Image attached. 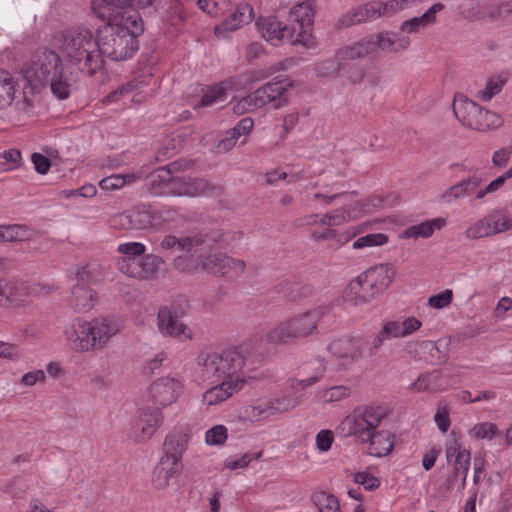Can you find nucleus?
Wrapping results in <instances>:
<instances>
[{
    "label": "nucleus",
    "instance_id": "1",
    "mask_svg": "<svg viewBox=\"0 0 512 512\" xmlns=\"http://www.w3.org/2000/svg\"><path fill=\"white\" fill-rule=\"evenodd\" d=\"M59 48L66 61L86 76H93L104 65L97 36L94 37L88 28L76 26L64 30L59 39Z\"/></svg>",
    "mask_w": 512,
    "mask_h": 512
},
{
    "label": "nucleus",
    "instance_id": "2",
    "mask_svg": "<svg viewBox=\"0 0 512 512\" xmlns=\"http://www.w3.org/2000/svg\"><path fill=\"white\" fill-rule=\"evenodd\" d=\"M24 78L35 88L49 84L58 99H66L72 90V80L64 74L61 57L53 50L38 49L23 69Z\"/></svg>",
    "mask_w": 512,
    "mask_h": 512
},
{
    "label": "nucleus",
    "instance_id": "3",
    "mask_svg": "<svg viewBox=\"0 0 512 512\" xmlns=\"http://www.w3.org/2000/svg\"><path fill=\"white\" fill-rule=\"evenodd\" d=\"M248 362L249 353L242 347L201 353L197 358L198 377L211 383L245 379L244 370Z\"/></svg>",
    "mask_w": 512,
    "mask_h": 512
},
{
    "label": "nucleus",
    "instance_id": "4",
    "mask_svg": "<svg viewBox=\"0 0 512 512\" xmlns=\"http://www.w3.org/2000/svg\"><path fill=\"white\" fill-rule=\"evenodd\" d=\"M140 34L139 27L134 32H129L128 26L107 22L96 30L100 57L104 59L107 56L114 61L131 58L139 48L137 37Z\"/></svg>",
    "mask_w": 512,
    "mask_h": 512
},
{
    "label": "nucleus",
    "instance_id": "5",
    "mask_svg": "<svg viewBox=\"0 0 512 512\" xmlns=\"http://www.w3.org/2000/svg\"><path fill=\"white\" fill-rule=\"evenodd\" d=\"M395 270L390 264L373 266L352 280L346 290V299L354 305L372 301L392 283Z\"/></svg>",
    "mask_w": 512,
    "mask_h": 512
},
{
    "label": "nucleus",
    "instance_id": "6",
    "mask_svg": "<svg viewBox=\"0 0 512 512\" xmlns=\"http://www.w3.org/2000/svg\"><path fill=\"white\" fill-rule=\"evenodd\" d=\"M329 312L327 307H317L278 323L266 334L268 342L284 344L317 333L319 322Z\"/></svg>",
    "mask_w": 512,
    "mask_h": 512
},
{
    "label": "nucleus",
    "instance_id": "7",
    "mask_svg": "<svg viewBox=\"0 0 512 512\" xmlns=\"http://www.w3.org/2000/svg\"><path fill=\"white\" fill-rule=\"evenodd\" d=\"M388 416V409L383 405H363L355 408L341 422V429L347 436H353L361 443L370 439Z\"/></svg>",
    "mask_w": 512,
    "mask_h": 512
},
{
    "label": "nucleus",
    "instance_id": "8",
    "mask_svg": "<svg viewBox=\"0 0 512 512\" xmlns=\"http://www.w3.org/2000/svg\"><path fill=\"white\" fill-rule=\"evenodd\" d=\"M453 111L463 126L477 131L496 129L503 122L498 114L483 109L476 102L467 98H456L453 102Z\"/></svg>",
    "mask_w": 512,
    "mask_h": 512
},
{
    "label": "nucleus",
    "instance_id": "9",
    "mask_svg": "<svg viewBox=\"0 0 512 512\" xmlns=\"http://www.w3.org/2000/svg\"><path fill=\"white\" fill-rule=\"evenodd\" d=\"M414 0H374L358 6L344 15L340 22L344 26L376 20L381 17L389 18L410 7Z\"/></svg>",
    "mask_w": 512,
    "mask_h": 512
},
{
    "label": "nucleus",
    "instance_id": "10",
    "mask_svg": "<svg viewBox=\"0 0 512 512\" xmlns=\"http://www.w3.org/2000/svg\"><path fill=\"white\" fill-rule=\"evenodd\" d=\"M185 309L180 304H172L163 307L158 312V328L165 335L176 338L180 341L192 339L190 328L182 322Z\"/></svg>",
    "mask_w": 512,
    "mask_h": 512
},
{
    "label": "nucleus",
    "instance_id": "11",
    "mask_svg": "<svg viewBox=\"0 0 512 512\" xmlns=\"http://www.w3.org/2000/svg\"><path fill=\"white\" fill-rule=\"evenodd\" d=\"M367 347L366 340L361 337H352L332 341L328 350L338 359L340 369H349L364 356Z\"/></svg>",
    "mask_w": 512,
    "mask_h": 512
},
{
    "label": "nucleus",
    "instance_id": "12",
    "mask_svg": "<svg viewBox=\"0 0 512 512\" xmlns=\"http://www.w3.org/2000/svg\"><path fill=\"white\" fill-rule=\"evenodd\" d=\"M314 11L311 2H303L295 5L289 14V26L296 27V34L294 35V43L302 44L304 46H311L312 30H313Z\"/></svg>",
    "mask_w": 512,
    "mask_h": 512
},
{
    "label": "nucleus",
    "instance_id": "13",
    "mask_svg": "<svg viewBox=\"0 0 512 512\" xmlns=\"http://www.w3.org/2000/svg\"><path fill=\"white\" fill-rule=\"evenodd\" d=\"M223 188L214 185L203 178L175 177L169 194L174 196H218L222 194Z\"/></svg>",
    "mask_w": 512,
    "mask_h": 512
},
{
    "label": "nucleus",
    "instance_id": "14",
    "mask_svg": "<svg viewBox=\"0 0 512 512\" xmlns=\"http://www.w3.org/2000/svg\"><path fill=\"white\" fill-rule=\"evenodd\" d=\"M161 257L154 254H145L141 259L127 261L117 260L118 270L131 277L139 280L154 279L163 264Z\"/></svg>",
    "mask_w": 512,
    "mask_h": 512
},
{
    "label": "nucleus",
    "instance_id": "15",
    "mask_svg": "<svg viewBox=\"0 0 512 512\" xmlns=\"http://www.w3.org/2000/svg\"><path fill=\"white\" fill-rule=\"evenodd\" d=\"M163 423V415L158 408H141L133 423L129 437L137 442L148 441Z\"/></svg>",
    "mask_w": 512,
    "mask_h": 512
},
{
    "label": "nucleus",
    "instance_id": "16",
    "mask_svg": "<svg viewBox=\"0 0 512 512\" xmlns=\"http://www.w3.org/2000/svg\"><path fill=\"white\" fill-rule=\"evenodd\" d=\"M303 395L296 397L282 396L270 401L265 406H247L242 410V417L250 421H258L267 418L275 413L289 411L302 403Z\"/></svg>",
    "mask_w": 512,
    "mask_h": 512
},
{
    "label": "nucleus",
    "instance_id": "17",
    "mask_svg": "<svg viewBox=\"0 0 512 512\" xmlns=\"http://www.w3.org/2000/svg\"><path fill=\"white\" fill-rule=\"evenodd\" d=\"M113 225L121 229L145 230L153 229L152 206L137 205L113 218Z\"/></svg>",
    "mask_w": 512,
    "mask_h": 512
},
{
    "label": "nucleus",
    "instance_id": "18",
    "mask_svg": "<svg viewBox=\"0 0 512 512\" xmlns=\"http://www.w3.org/2000/svg\"><path fill=\"white\" fill-rule=\"evenodd\" d=\"M256 24L262 37L272 45L278 46L285 39L295 44L294 35L296 34V27L280 22L276 16L260 17Z\"/></svg>",
    "mask_w": 512,
    "mask_h": 512
},
{
    "label": "nucleus",
    "instance_id": "19",
    "mask_svg": "<svg viewBox=\"0 0 512 512\" xmlns=\"http://www.w3.org/2000/svg\"><path fill=\"white\" fill-rule=\"evenodd\" d=\"M291 86L292 84L288 79L276 77L253 91L254 98L260 108L270 103L274 108H280L286 104V99L283 96Z\"/></svg>",
    "mask_w": 512,
    "mask_h": 512
},
{
    "label": "nucleus",
    "instance_id": "20",
    "mask_svg": "<svg viewBox=\"0 0 512 512\" xmlns=\"http://www.w3.org/2000/svg\"><path fill=\"white\" fill-rule=\"evenodd\" d=\"M201 266L203 270L216 276H238L244 271L245 262L220 253L201 257Z\"/></svg>",
    "mask_w": 512,
    "mask_h": 512
},
{
    "label": "nucleus",
    "instance_id": "21",
    "mask_svg": "<svg viewBox=\"0 0 512 512\" xmlns=\"http://www.w3.org/2000/svg\"><path fill=\"white\" fill-rule=\"evenodd\" d=\"M183 389L182 382L173 377H162L150 386V395L159 405L167 406L177 400Z\"/></svg>",
    "mask_w": 512,
    "mask_h": 512
},
{
    "label": "nucleus",
    "instance_id": "22",
    "mask_svg": "<svg viewBox=\"0 0 512 512\" xmlns=\"http://www.w3.org/2000/svg\"><path fill=\"white\" fill-rule=\"evenodd\" d=\"M67 339L73 344V348L78 352L95 351L96 342L93 337V328L90 322L77 318L71 330L66 331Z\"/></svg>",
    "mask_w": 512,
    "mask_h": 512
},
{
    "label": "nucleus",
    "instance_id": "23",
    "mask_svg": "<svg viewBox=\"0 0 512 512\" xmlns=\"http://www.w3.org/2000/svg\"><path fill=\"white\" fill-rule=\"evenodd\" d=\"M133 6L138 7V0H91V10L100 20L116 22L123 11Z\"/></svg>",
    "mask_w": 512,
    "mask_h": 512
},
{
    "label": "nucleus",
    "instance_id": "24",
    "mask_svg": "<svg viewBox=\"0 0 512 512\" xmlns=\"http://www.w3.org/2000/svg\"><path fill=\"white\" fill-rule=\"evenodd\" d=\"M252 19L253 8L247 3L239 4L228 18H225L221 24L215 27V36L218 38H227L229 33L251 22Z\"/></svg>",
    "mask_w": 512,
    "mask_h": 512
},
{
    "label": "nucleus",
    "instance_id": "25",
    "mask_svg": "<svg viewBox=\"0 0 512 512\" xmlns=\"http://www.w3.org/2000/svg\"><path fill=\"white\" fill-rule=\"evenodd\" d=\"M90 325L93 328L97 350L103 349L108 341L121 330L119 320L114 317L95 318L90 321Z\"/></svg>",
    "mask_w": 512,
    "mask_h": 512
},
{
    "label": "nucleus",
    "instance_id": "26",
    "mask_svg": "<svg viewBox=\"0 0 512 512\" xmlns=\"http://www.w3.org/2000/svg\"><path fill=\"white\" fill-rule=\"evenodd\" d=\"M219 242H222V234L218 231L199 232L182 238L176 237L174 249L180 252H190L200 246L210 248Z\"/></svg>",
    "mask_w": 512,
    "mask_h": 512
},
{
    "label": "nucleus",
    "instance_id": "27",
    "mask_svg": "<svg viewBox=\"0 0 512 512\" xmlns=\"http://www.w3.org/2000/svg\"><path fill=\"white\" fill-rule=\"evenodd\" d=\"M182 462H174L168 458H160L152 474V484L158 489H165L172 478L180 475L182 472Z\"/></svg>",
    "mask_w": 512,
    "mask_h": 512
},
{
    "label": "nucleus",
    "instance_id": "28",
    "mask_svg": "<svg viewBox=\"0 0 512 512\" xmlns=\"http://www.w3.org/2000/svg\"><path fill=\"white\" fill-rule=\"evenodd\" d=\"M245 383L246 379H236L232 381L221 380L220 383L203 394V401L208 405H217L228 399L235 392L240 391Z\"/></svg>",
    "mask_w": 512,
    "mask_h": 512
},
{
    "label": "nucleus",
    "instance_id": "29",
    "mask_svg": "<svg viewBox=\"0 0 512 512\" xmlns=\"http://www.w3.org/2000/svg\"><path fill=\"white\" fill-rule=\"evenodd\" d=\"M360 444L368 445V454L374 457H384L394 448V434L386 429H378L370 435V439Z\"/></svg>",
    "mask_w": 512,
    "mask_h": 512
},
{
    "label": "nucleus",
    "instance_id": "30",
    "mask_svg": "<svg viewBox=\"0 0 512 512\" xmlns=\"http://www.w3.org/2000/svg\"><path fill=\"white\" fill-rule=\"evenodd\" d=\"M179 169L177 162H172L166 166L159 167L154 170L148 177L149 186L154 194H169L172 187L174 176L172 172Z\"/></svg>",
    "mask_w": 512,
    "mask_h": 512
},
{
    "label": "nucleus",
    "instance_id": "31",
    "mask_svg": "<svg viewBox=\"0 0 512 512\" xmlns=\"http://www.w3.org/2000/svg\"><path fill=\"white\" fill-rule=\"evenodd\" d=\"M97 302L96 293L83 284H76L69 298L70 307L76 312H88Z\"/></svg>",
    "mask_w": 512,
    "mask_h": 512
},
{
    "label": "nucleus",
    "instance_id": "32",
    "mask_svg": "<svg viewBox=\"0 0 512 512\" xmlns=\"http://www.w3.org/2000/svg\"><path fill=\"white\" fill-rule=\"evenodd\" d=\"M375 49V43L372 39H362L352 45L339 49L336 53V60L339 65L348 60H356L371 54Z\"/></svg>",
    "mask_w": 512,
    "mask_h": 512
},
{
    "label": "nucleus",
    "instance_id": "33",
    "mask_svg": "<svg viewBox=\"0 0 512 512\" xmlns=\"http://www.w3.org/2000/svg\"><path fill=\"white\" fill-rule=\"evenodd\" d=\"M187 436L181 432L169 433L163 443V456L174 462H181L182 454L186 450Z\"/></svg>",
    "mask_w": 512,
    "mask_h": 512
},
{
    "label": "nucleus",
    "instance_id": "34",
    "mask_svg": "<svg viewBox=\"0 0 512 512\" xmlns=\"http://www.w3.org/2000/svg\"><path fill=\"white\" fill-rule=\"evenodd\" d=\"M444 9L442 3L433 4L422 16L413 17L401 24L402 32L417 33L421 28H425L436 21V13Z\"/></svg>",
    "mask_w": 512,
    "mask_h": 512
},
{
    "label": "nucleus",
    "instance_id": "35",
    "mask_svg": "<svg viewBox=\"0 0 512 512\" xmlns=\"http://www.w3.org/2000/svg\"><path fill=\"white\" fill-rule=\"evenodd\" d=\"M374 43L375 47L378 46L382 51L392 53L406 50L410 45V39L398 33L381 32Z\"/></svg>",
    "mask_w": 512,
    "mask_h": 512
},
{
    "label": "nucleus",
    "instance_id": "36",
    "mask_svg": "<svg viewBox=\"0 0 512 512\" xmlns=\"http://www.w3.org/2000/svg\"><path fill=\"white\" fill-rule=\"evenodd\" d=\"M442 375L441 372L435 370L430 373H423L418 376L415 382L410 385V389L421 391H439L442 390Z\"/></svg>",
    "mask_w": 512,
    "mask_h": 512
},
{
    "label": "nucleus",
    "instance_id": "37",
    "mask_svg": "<svg viewBox=\"0 0 512 512\" xmlns=\"http://www.w3.org/2000/svg\"><path fill=\"white\" fill-rule=\"evenodd\" d=\"M16 92V81L6 70L0 69V109L9 106Z\"/></svg>",
    "mask_w": 512,
    "mask_h": 512
},
{
    "label": "nucleus",
    "instance_id": "38",
    "mask_svg": "<svg viewBox=\"0 0 512 512\" xmlns=\"http://www.w3.org/2000/svg\"><path fill=\"white\" fill-rule=\"evenodd\" d=\"M445 224L442 218H436L430 221H425L417 225H412L405 231L407 238H427L430 237L435 230L441 229Z\"/></svg>",
    "mask_w": 512,
    "mask_h": 512
},
{
    "label": "nucleus",
    "instance_id": "39",
    "mask_svg": "<svg viewBox=\"0 0 512 512\" xmlns=\"http://www.w3.org/2000/svg\"><path fill=\"white\" fill-rule=\"evenodd\" d=\"M227 89L228 84L226 82H221L205 90L203 89L201 100L195 108L209 107L215 103L224 101L227 98Z\"/></svg>",
    "mask_w": 512,
    "mask_h": 512
},
{
    "label": "nucleus",
    "instance_id": "40",
    "mask_svg": "<svg viewBox=\"0 0 512 512\" xmlns=\"http://www.w3.org/2000/svg\"><path fill=\"white\" fill-rule=\"evenodd\" d=\"M279 286V291L290 301H299L309 297L313 292V287L308 284L302 285L300 283L284 281Z\"/></svg>",
    "mask_w": 512,
    "mask_h": 512
},
{
    "label": "nucleus",
    "instance_id": "41",
    "mask_svg": "<svg viewBox=\"0 0 512 512\" xmlns=\"http://www.w3.org/2000/svg\"><path fill=\"white\" fill-rule=\"evenodd\" d=\"M471 453L469 450H464L453 456L451 461H447L453 466V478L461 477L462 488L466 485V478L470 468Z\"/></svg>",
    "mask_w": 512,
    "mask_h": 512
},
{
    "label": "nucleus",
    "instance_id": "42",
    "mask_svg": "<svg viewBox=\"0 0 512 512\" xmlns=\"http://www.w3.org/2000/svg\"><path fill=\"white\" fill-rule=\"evenodd\" d=\"M30 231L24 225H2L0 226V243L21 242L29 239Z\"/></svg>",
    "mask_w": 512,
    "mask_h": 512
},
{
    "label": "nucleus",
    "instance_id": "43",
    "mask_svg": "<svg viewBox=\"0 0 512 512\" xmlns=\"http://www.w3.org/2000/svg\"><path fill=\"white\" fill-rule=\"evenodd\" d=\"M117 251L123 255L117 260H125V262H127L128 260H137V256L143 257L145 255L146 246L141 242H126L120 244Z\"/></svg>",
    "mask_w": 512,
    "mask_h": 512
},
{
    "label": "nucleus",
    "instance_id": "44",
    "mask_svg": "<svg viewBox=\"0 0 512 512\" xmlns=\"http://www.w3.org/2000/svg\"><path fill=\"white\" fill-rule=\"evenodd\" d=\"M505 82L506 79L502 78L501 76L490 78L487 81L485 87L477 92L476 97L482 101L491 100L502 90Z\"/></svg>",
    "mask_w": 512,
    "mask_h": 512
},
{
    "label": "nucleus",
    "instance_id": "45",
    "mask_svg": "<svg viewBox=\"0 0 512 512\" xmlns=\"http://www.w3.org/2000/svg\"><path fill=\"white\" fill-rule=\"evenodd\" d=\"M315 372L312 376L306 379H292L291 388L293 390H303L316 382H318L326 371V365L323 360H319L316 362Z\"/></svg>",
    "mask_w": 512,
    "mask_h": 512
},
{
    "label": "nucleus",
    "instance_id": "46",
    "mask_svg": "<svg viewBox=\"0 0 512 512\" xmlns=\"http://www.w3.org/2000/svg\"><path fill=\"white\" fill-rule=\"evenodd\" d=\"M469 435L477 440L487 439L492 440L499 435V430L496 424L491 422H481L474 425L469 431Z\"/></svg>",
    "mask_w": 512,
    "mask_h": 512
},
{
    "label": "nucleus",
    "instance_id": "47",
    "mask_svg": "<svg viewBox=\"0 0 512 512\" xmlns=\"http://www.w3.org/2000/svg\"><path fill=\"white\" fill-rule=\"evenodd\" d=\"M492 235L512 229V219L509 220L502 212L494 211L486 216Z\"/></svg>",
    "mask_w": 512,
    "mask_h": 512
},
{
    "label": "nucleus",
    "instance_id": "48",
    "mask_svg": "<svg viewBox=\"0 0 512 512\" xmlns=\"http://www.w3.org/2000/svg\"><path fill=\"white\" fill-rule=\"evenodd\" d=\"M388 242V236L384 233H371L359 237L352 244L354 249H362L365 247L382 246Z\"/></svg>",
    "mask_w": 512,
    "mask_h": 512
},
{
    "label": "nucleus",
    "instance_id": "49",
    "mask_svg": "<svg viewBox=\"0 0 512 512\" xmlns=\"http://www.w3.org/2000/svg\"><path fill=\"white\" fill-rule=\"evenodd\" d=\"M0 166L4 171H10L19 167L22 163L21 152L17 149H9L0 153Z\"/></svg>",
    "mask_w": 512,
    "mask_h": 512
},
{
    "label": "nucleus",
    "instance_id": "50",
    "mask_svg": "<svg viewBox=\"0 0 512 512\" xmlns=\"http://www.w3.org/2000/svg\"><path fill=\"white\" fill-rule=\"evenodd\" d=\"M465 235L469 239H480L492 235V230L487 218L479 220L475 224L471 225L465 231Z\"/></svg>",
    "mask_w": 512,
    "mask_h": 512
},
{
    "label": "nucleus",
    "instance_id": "51",
    "mask_svg": "<svg viewBox=\"0 0 512 512\" xmlns=\"http://www.w3.org/2000/svg\"><path fill=\"white\" fill-rule=\"evenodd\" d=\"M132 179L133 177L130 175L113 174L103 178L99 182V186L104 191H114L122 188L127 181H131Z\"/></svg>",
    "mask_w": 512,
    "mask_h": 512
},
{
    "label": "nucleus",
    "instance_id": "52",
    "mask_svg": "<svg viewBox=\"0 0 512 512\" xmlns=\"http://www.w3.org/2000/svg\"><path fill=\"white\" fill-rule=\"evenodd\" d=\"M257 109H260V106L258 105L257 100H255L253 92L241 98L233 106V112L237 115L251 113Z\"/></svg>",
    "mask_w": 512,
    "mask_h": 512
},
{
    "label": "nucleus",
    "instance_id": "53",
    "mask_svg": "<svg viewBox=\"0 0 512 512\" xmlns=\"http://www.w3.org/2000/svg\"><path fill=\"white\" fill-rule=\"evenodd\" d=\"M198 7L210 16L221 15L228 6L226 0H198Z\"/></svg>",
    "mask_w": 512,
    "mask_h": 512
},
{
    "label": "nucleus",
    "instance_id": "54",
    "mask_svg": "<svg viewBox=\"0 0 512 512\" xmlns=\"http://www.w3.org/2000/svg\"><path fill=\"white\" fill-rule=\"evenodd\" d=\"M434 421L442 433H446L451 425L450 409L447 404H439L434 416Z\"/></svg>",
    "mask_w": 512,
    "mask_h": 512
},
{
    "label": "nucleus",
    "instance_id": "55",
    "mask_svg": "<svg viewBox=\"0 0 512 512\" xmlns=\"http://www.w3.org/2000/svg\"><path fill=\"white\" fill-rule=\"evenodd\" d=\"M227 428L224 425H216L206 432L205 440L208 445H222L227 439Z\"/></svg>",
    "mask_w": 512,
    "mask_h": 512
},
{
    "label": "nucleus",
    "instance_id": "56",
    "mask_svg": "<svg viewBox=\"0 0 512 512\" xmlns=\"http://www.w3.org/2000/svg\"><path fill=\"white\" fill-rule=\"evenodd\" d=\"M350 395V389L344 385L333 386L322 392L321 398L324 402L340 401Z\"/></svg>",
    "mask_w": 512,
    "mask_h": 512
},
{
    "label": "nucleus",
    "instance_id": "57",
    "mask_svg": "<svg viewBox=\"0 0 512 512\" xmlns=\"http://www.w3.org/2000/svg\"><path fill=\"white\" fill-rule=\"evenodd\" d=\"M176 211L170 208L157 209L152 207L154 230H158L165 222L174 220Z\"/></svg>",
    "mask_w": 512,
    "mask_h": 512
},
{
    "label": "nucleus",
    "instance_id": "58",
    "mask_svg": "<svg viewBox=\"0 0 512 512\" xmlns=\"http://www.w3.org/2000/svg\"><path fill=\"white\" fill-rule=\"evenodd\" d=\"M262 456V452H257L255 454L245 453L238 459H227L225 461V467L235 470L238 468L247 467L254 459L257 460Z\"/></svg>",
    "mask_w": 512,
    "mask_h": 512
},
{
    "label": "nucleus",
    "instance_id": "59",
    "mask_svg": "<svg viewBox=\"0 0 512 512\" xmlns=\"http://www.w3.org/2000/svg\"><path fill=\"white\" fill-rule=\"evenodd\" d=\"M354 481L363 485L365 490L373 491L380 486V480L368 472H357L354 474Z\"/></svg>",
    "mask_w": 512,
    "mask_h": 512
},
{
    "label": "nucleus",
    "instance_id": "60",
    "mask_svg": "<svg viewBox=\"0 0 512 512\" xmlns=\"http://www.w3.org/2000/svg\"><path fill=\"white\" fill-rule=\"evenodd\" d=\"M453 299V292L450 289H446L445 291L433 295L428 299V305L435 309H442L447 307Z\"/></svg>",
    "mask_w": 512,
    "mask_h": 512
},
{
    "label": "nucleus",
    "instance_id": "61",
    "mask_svg": "<svg viewBox=\"0 0 512 512\" xmlns=\"http://www.w3.org/2000/svg\"><path fill=\"white\" fill-rule=\"evenodd\" d=\"M319 502V512H341L338 499L332 494L322 493Z\"/></svg>",
    "mask_w": 512,
    "mask_h": 512
},
{
    "label": "nucleus",
    "instance_id": "62",
    "mask_svg": "<svg viewBox=\"0 0 512 512\" xmlns=\"http://www.w3.org/2000/svg\"><path fill=\"white\" fill-rule=\"evenodd\" d=\"M512 13V1L502 2L493 5L489 12L488 17L491 19H503Z\"/></svg>",
    "mask_w": 512,
    "mask_h": 512
},
{
    "label": "nucleus",
    "instance_id": "63",
    "mask_svg": "<svg viewBox=\"0 0 512 512\" xmlns=\"http://www.w3.org/2000/svg\"><path fill=\"white\" fill-rule=\"evenodd\" d=\"M138 87V82L136 80L128 81L122 84L118 89L108 94L105 99L107 102H112L118 100L121 96L132 93Z\"/></svg>",
    "mask_w": 512,
    "mask_h": 512
},
{
    "label": "nucleus",
    "instance_id": "64",
    "mask_svg": "<svg viewBox=\"0 0 512 512\" xmlns=\"http://www.w3.org/2000/svg\"><path fill=\"white\" fill-rule=\"evenodd\" d=\"M512 155V147H504L495 151L492 155V163L497 167H505Z\"/></svg>",
    "mask_w": 512,
    "mask_h": 512
}]
</instances>
